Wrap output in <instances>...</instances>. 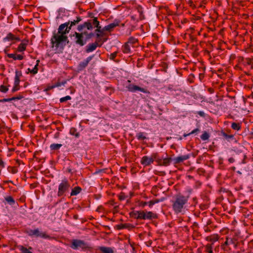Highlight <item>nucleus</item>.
Here are the masks:
<instances>
[{
    "mask_svg": "<svg viewBox=\"0 0 253 253\" xmlns=\"http://www.w3.org/2000/svg\"><path fill=\"white\" fill-rule=\"evenodd\" d=\"M77 30L79 32H75L73 37L75 43L80 46L86 44L94 36L96 37V41L100 43L99 47L107 40V38L105 37L106 31L100 25L97 17L88 19L79 25Z\"/></svg>",
    "mask_w": 253,
    "mask_h": 253,
    "instance_id": "obj_1",
    "label": "nucleus"
},
{
    "mask_svg": "<svg viewBox=\"0 0 253 253\" xmlns=\"http://www.w3.org/2000/svg\"><path fill=\"white\" fill-rule=\"evenodd\" d=\"M68 43L69 40L66 35L59 34L54 32L51 39L52 47H55L56 49H63L66 45V42Z\"/></svg>",
    "mask_w": 253,
    "mask_h": 253,
    "instance_id": "obj_2",
    "label": "nucleus"
},
{
    "mask_svg": "<svg viewBox=\"0 0 253 253\" xmlns=\"http://www.w3.org/2000/svg\"><path fill=\"white\" fill-rule=\"evenodd\" d=\"M189 196H183L178 194L175 196L172 204V208L176 213L182 211V210L185 207V204L187 203Z\"/></svg>",
    "mask_w": 253,
    "mask_h": 253,
    "instance_id": "obj_3",
    "label": "nucleus"
},
{
    "mask_svg": "<svg viewBox=\"0 0 253 253\" xmlns=\"http://www.w3.org/2000/svg\"><path fill=\"white\" fill-rule=\"evenodd\" d=\"M70 188V184L67 179L62 180L61 182L59 184L57 192V196L61 197L68 192Z\"/></svg>",
    "mask_w": 253,
    "mask_h": 253,
    "instance_id": "obj_4",
    "label": "nucleus"
},
{
    "mask_svg": "<svg viewBox=\"0 0 253 253\" xmlns=\"http://www.w3.org/2000/svg\"><path fill=\"white\" fill-rule=\"evenodd\" d=\"M71 248L74 250L85 249L88 247L87 244L83 240L75 239L72 242Z\"/></svg>",
    "mask_w": 253,
    "mask_h": 253,
    "instance_id": "obj_5",
    "label": "nucleus"
},
{
    "mask_svg": "<svg viewBox=\"0 0 253 253\" xmlns=\"http://www.w3.org/2000/svg\"><path fill=\"white\" fill-rule=\"evenodd\" d=\"M27 234L30 236H35L36 237H41L44 239H50V237L45 232H40L39 229H30L27 231Z\"/></svg>",
    "mask_w": 253,
    "mask_h": 253,
    "instance_id": "obj_6",
    "label": "nucleus"
},
{
    "mask_svg": "<svg viewBox=\"0 0 253 253\" xmlns=\"http://www.w3.org/2000/svg\"><path fill=\"white\" fill-rule=\"evenodd\" d=\"M126 87L128 91L132 92H135L137 91H139L145 93H150L149 91L147 89L142 88L134 84H129L126 86Z\"/></svg>",
    "mask_w": 253,
    "mask_h": 253,
    "instance_id": "obj_7",
    "label": "nucleus"
},
{
    "mask_svg": "<svg viewBox=\"0 0 253 253\" xmlns=\"http://www.w3.org/2000/svg\"><path fill=\"white\" fill-rule=\"evenodd\" d=\"M69 23L70 22H68L61 24L59 26L57 33L61 35H66L70 31V28L69 27Z\"/></svg>",
    "mask_w": 253,
    "mask_h": 253,
    "instance_id": "obj_8",
    "label": "nucleus"
},
{
    "mask_svg": "<svg viewBox=\"0 0 253 253\" xmlns=\"http://www.w3.org/2000/svg\"><path fill=\"white\" fill-rule=\"evenodd\" d=\"M94 55L87 57L86 59L80 62L78 65V70L81 71L84 70L88 65L89 62L93 59Z\"/></svg>",
    "mask_w": 253,
    "mask_h": 253,
    "instance_id": "obj_9",
    "label": "nucleus"
},
{
    "mask_svg": "<svg viewBox=\"0 0 253 253\" xmlns=\"http://www.w3.org/2000/svg\"><path fill=\"white\" fill-rule=\"evenodd\" d=\"M121 24V21L118 19H115L113 22L109 24V25L105 26L104 28V30L106 32H111L113 29L118 26Z\"/></svg>",
    "mask_w": 253,
    "mask_h": 253,
    "instance_id": "obj_10",
    "label": "nucleus"
},
{
    "mask_svg": "<svg viewBox=\"0 0 253 253\" xmlns=\"http://www.w3.org/2000/svg\"><path fill=\"white\" fill-rule=\"evenodd\" d=\"M192 98V101L196 102V104H199L200 102H202L204 100L203 97L198 92L195 91H191V98Z\"/></svg>",
    "mask_w": 253,
    "mask_h": 253,
    "instance_id": "obj_11",
    "label": "nucleus"
},
{
    "mask_svg": "<svg viewBox=\"0 0 253 253\" xmlns=\"http://www.w3.org/2000/svg\"><path fill=\"white\" fill-rule=\"evenodd\" d=\"M154 161L153 158V154H152L150 157L147 156H143L141 160V164L145 166H148L151 165Z\"/></svg>",
    "mask_w": 253,
    "mask_h": 253,
    "instance_id": "obj_12",
    "label": "nucleus"
},
{
    "mask_svg": "<svg viewBox=\"0 0 253 253\" xmlns=\"http://www.w3.org/2000/svg\"><path fill=\"white\" fill-rule=\"evenodd\" d=\"M100 42H99L98 41H95L93 43H91L88 44L86 46L85 48V52L86 53H90L94 50H95L97 46H99Z\"/></svg>",
    "mask_w": 253,
    "mask_h": 253,
    "instance_id": "obj_13",
    "label": "nucleus"
},
{
    "mask_svg": "<svg viewBox=\"0 0 253 253\" xmlns=\"http://www.w3.org/2000/svg\"><path fill=\"white\" fill-rule=\"evenodd\" d=\"M218 239L219 236L217 234H213L206 237V240L210 242L211 243L210 244H212V245H213L214 243L217 241Z\"/></svg>",
    "mask_w": 253,
    "mask_h": 253,
    "instance_id": "obj_14",
    "label": "nucleus"
},
{
    "mask_svg": "<svg viewBox=\"0 0 253 253\" xmlns=\"http://www.w3.org/2000/svg\"><path fill=\"white\" fill-rule=\"evenodd\" d=\"M28 42V40L22 41V42L19 45L17 48V51L18 52H23L25 50Z\"/></svg>",
    "mask_w": 253,
    "mask_h": 253,
    "instance_id": "obj_15",
    "label": "nucleus"
},
{
    "mask_svg": "<svg viewBox=\"0 0 253 253\" xmlns=\"http://www.w3.org/2000/svg\"><path fill=\"white\" fill-rule=\"evenodd\" d=\"M189 158L188 155H183L177 157L173 159L174 164H178Z\"/></svg>",
    "mask_w": 253,
    "mask_h": 253,
    "instance_id": "obj_16",
    "label": "nucleus"
},
{
    "mask_svg": "<svg viewBox=\"0 0 253 253\" xmlns=\"http://www.w3.org/2000/svg\"><path fill=\"white\" fill-rule=\"evenodd\" d=\"M82 20V19L81 17H76V19H74L73 21H69L70 23L69 25V27L70 28V30L72 29V27L78 24Z\"/></svg>",
    "mask_w": 253,
    "mask_h": 253,
    "instance_id": "obj_17",
    "label": "nucleus"
},
{
    "mask_svg": "<svg viewBox=\"0 0 253 253\" xmlns=\"http://www.w3.org/2000/svg\"><path fill=\"white\" fill-rule=\"evenodd\" d=\"M7 57L10 58H12L14 60H22L24 58L23 56L20 54H12L9 53L7 55Z\"/></svg>",
    "mask_w": 253,
    "mask_h": 253,
    "instance_id": "obj_18",
    "label": "nucleus"
},
{
    "mask_svg": "<svg viewBox=\"0 0 253 253\" xmlns=\"http://www.w3.org/2000/svg\"><path fill=\"white\" fill-rule=\"evenodd\" d=\"M157 218V215L156 214L151 212L148 211L145 212V219H155Z\"/></svg>",
    "mask_w": 253,
    "mask_h": 253,
    "instance_id": "obj_19",
    "label": "nucleus"
},
{
    "mask_svg": "<svg viewBox=\"0 0 253 253\" xmlns=\"http://www.w3.org/2000/svg\"><path fill=\"white\" fill-rule=\"evenodd\" d=\"M99 249L103 253H114V251L110 247H100Z\"/></svg>",
    "mask_w": 253,
    "mask_h": 253,
    "instance_id": "obj_20",
    "label": "nucleus"
},
{
    "mask_svg": "<svg viewBox=\"0 0 253 253\" xmlns=\"http://www.w3.org/2000/svg\"><path fill=\"white\" fill-rule=\"evenodd\" d=\"M153 158L158 165L162 166L163 157L160 158L157 153H153Z\"/></svg>",
    "mask_w": 253,
    "mask_h": 253,
    "instance_id": "obj_21",
    "label": "nucleus"
},
{
    "mask_svg": "<svg viewBox=\"0 0 253 253\" xmlns=\"http://www.w3.org/2000/svg\"><path fill=\"white\" fill-rule=\"evenodd\" d=\"M17 40V41H19L20 40V39L19 38H16L15 37V36L11 33H8L6 37L5 38H4V41H12V40Z\"/></svg>",
    "mask_w": 253,
    "mask_h": 253,
    "instance_id": "obj_22",
    "label": "nucleus"
},
{
    "mask_svg": "<svg viewBox=\"0 0 253 253\" xmlns=\"http://www.w3.org/2000/svg\"><path fill=\"white\" fill-rule=\"evenodd\" d=\"M135 213H137V216H135V218L145 220V212L144 211H135Z\"/></svg>",
    "mask_w": 253,
    "mask_h": 253,
    "instance_id": "obj_23",
    "label": "nucleus"
},
{
    "mask_svg": "<svg viewBox=\"0 0 253 253\" xmlns=\"http://www.w3.org/2000/svg\"><path fill=\"white\" fill-rule=\"evenodd\" d=\"M122 51L124 53H129L131 52L129 44L126 42L122 47Z\"/></svg>",
    "mask_w": 253,
    "mask_h": 253,
    "instance_id": "obj_24",
    "label": "nucleus"
},
{
    "mask_svg": "<svg viewBox=\"0 0 253 253\" xmlns=\"http://www.w3.org/2000/svg\"><path fill=\"white\" fill-rule=\"evenodd\" d=\"M82 190V189L79 186H77L74 188L70 193V195L72 196H75L79 194Z\"/></svg>",
    "mask_w": 253,
    "mask_h": 253,
    "instance_id": "obj_25",
    "label": "nucleus"
},
{
    "mask_svg": "<svg viewBox=\"0 0 253 253\" xmlns=\"http://www.w3.org/2000/svg\"><path fill=\"white\" fill-rule=\"evenodd\" d=\"M4 199L11 206L14 205L15 204L14 199L10 196L5 197Z\"/></svg>",
    "mask_w": 253,
    "mask_h": 253,
    "instance_id": "obj_26",
    "label": "nucleus"
},
{
    "mask_svg": "<svg viewBox=\"0 0 253 253\" xmlns=\"http://www.w3.org/2000/svg\"><path fill=\"white\" fill-rule=\"evenodd\" d=\"M136 136L139 140H143L146 139L145 133L142 132H139L137 133Z\"/></svg>",
    "mask_w": 253,
    "mask_h": 253,
    "instance_id": "obj_27",
    "label": "nucleus"
},
{
    "mask_svg": "<svg viewBox=\"0 0 253 253\" xmlns=\"http://www.w3.org/2000/svg\"><path fill=\"white\" fill-rule=\"evenodd\" d=\"M9 128L3 123L0 124V134L4 133L5 130H8Z\"/></svg>",
    "mask_w": 253,
    "mask_h": 253,
    "instance_id": "obj_28",
    "label": "nucleus"
},
{
    "mask_svg": "<svg viewBox=\"0 0 253 253\" xmlns=\"http://www.w3.org/2000/svg\"><path fill=\"white\" fill-rule=\"evenodd\" d=\"M172 159L170 158H164L163 159L162 166H167L169 165Z\"/></svg>",
    "mask_w": 253,
    "mask_h": 253,
    "instance_id": "obj_29",
    "label": "nucleus"
},
{
    "mask_svg": "<svg viewBox=\"0 0 253 253\" xmlns=\"http://www.w3.org/2000/svg\"><path fill=\"white\" fill-rule=\"evenodd\" d=\"M62 145L61 144H52L50 146V148L52 150H57L59 149L61 147Z\"/></svg>",
    "mask_w": 253,
    "mask_h": 253,
    "instance_id": "obj_30",
    "label": "nucleus"
},
{
    "mask_svg": "<svg viewBox=\"0 0 253 253\" xmlns=\"http://www.w3.org/2000/svg\"><path fill=\"white\" fill-rule=\"evenodd\" d=\"M212 246H213V245H212V244H208L205 246L206 252L208 253H214L213 252V250H212V249H213Z\"/></svg>",
    "mask_w": 253,
    "mask_h": 253,
    "instance_id": "obj_31",
    "label": "nucleus"
},
{
    "mask_svg": "<svg viewBox=\"0 0 253 253\" xmlns=\"http://www.w3.org/2000/svg\"><path fill=\"white\" fill-rule=\"evenodd\" d=\"M137 42H138V40L137 39H136L133 37H131L128 39L127 43H128L129 44H130L132 45L133 44L137 43Z\"/></svg>",
    "mask_w": 253,
    "mask_h": 253,
    "instance_id": "obj_32",
    "label": "nucleus"
},
{
    "mask_svg": "<svg viewBox=\"0 0 253 253\" xmlns=\"http://www.w3.org/2000/svg\"><path fill=\"white\" fill-rule=\"evenodd\" d=\"M70 133L71 134L75 135L76 137L78 138L79 137V133L77 131V129L75 128H71L70 130Z\"/></svg>",
    "mask_w": 253,
    "mask_h": 253,
    "instance_id": "obj_33",
    "label": "nucleus"
},
{
    "mask_svg": "<svg viewBox=\"0 0 253 253\" xmlns=\"http://www.w3.org/2000/svg\"><path fill=\"white\" fill-rule=\"evenodd\" d=\"M200 237V234L197 231V229H194L193 230V233L192 235V237L193 240H199V238Z\"/></svg>",
    "mask_w": 253,
    "mask_h": 253,
    "instance_id": "obj_34",
    "label": "nucleus"
},
{
    "mask_svg": "<svg viewBox=\"0 0 253 253\" xmlns=\"http://www.w3.org/2000/svg\"><path fill=\"white\" fill-rule=\"evenodd\" d=\"M38 65H36L33 69H28V71L33 75L36 74L38 72Z\"/></svg>",
    "mask_w": 253,
    "mask_h": 253,
    "instance_id": "obj_35",
    "label": "nucleus"
},
{
    "mask_svg": "<svg viewBox=\"0 0 253 253\" xmlns=\"http://www.w3.org/2000/svg\"><path fill=\"white\" fill-rule=\"evenodd\" d=\"M231 127L232 129L239 130L241 129V126L239 124H237L236 123H233L231 125Z\"/></svg>",
    "mask_w": 253,
    "mask_h": 253,
    "instance_id": "obj_36",
    "label": "nucleus"
},
{
    "mask_svg": "<svg viewBox=\"0 0 253 253\" xmlns=\"http://www.w3.org/2000/svg\"><path fill=\"white\" fill-rule=\"evenodd\" d=\"M66 81H65L64 82H61V83L57 82L56 84H55L49 87V89H52L54 87H59V86H61L62 85H64L66 84Z\"/></svg>",
    "mask_w": 253,
    "mask_h": 253,
    "instance_id": "obj_37",
    "label": "nucleus"
},
{
    "mask_svg": "<svg viewBox=\"0 0 253 253\" xmlns=\"http://www.w3.org/2000/svg\"><path fill=\"white\" fill-rule=\"evenodd\" d=\"M210 137L209 134L207 131H204L203 134L201 136V138L203 140H207Z\"/></svg>",
    "mask_w": 253,
    "mask_h": 253,
    "instance_id": "obj_38",
    "label": "nucleus"
},
{
    "mask_svg": "<svg viewBox=\"0 0 253 253\" xmlns=\"http://www.w3.org/2000/svg\"><path fill=\"white\" fill-rule=\"evenodd\" d=\"M71 99V97L69 95L66 96L65 97H62L60 99V102L63 103L67 100H69Z\"/></svg>",
    "mask_w": 253,
    "mask_h": 253,
    "instance_id": "obj_39",
    "label": "nucleus"
},
{
    "mask_svg": "<svg viewBox=\"0 0 253 253\" xmlns=\"http://www.w3.org/2000/svg\"><path fill=\"white\" fill-rule=\"evenodd\" d=\"M8 170L9 172L13 173V174H15V173H17V169L15 167H8Z\"/></svg>",
    "mask_w": 253,
    "mask_h": 253,
    "instance_id": "obj_40",
    "label": "nucleus"
},
{
    "mask_svg": "<svg viewBox=\"0 0 253 253\" xmlns=\"http://www.w3.org/2000/svg\"><path fill=\"white\" fill-rule=\"evenodd\" d=\"M20 250L21 251L22 253H33L30 252L28 249L23 246H21L20 248Z\"/></svg>",
    "mask_w": 253,
    "mask_h": 253,
    "instance_id": "obj_41",
    "label": "nucleus"
},
{
    "mask_svg": "<svg viewBox=\"0 0 253 253\" xmlns=\"http://www.w3.org/2000/svg\"><path fill=\"white\" fill-rule=\"evenodd\" d=\"M8 88L7 86H4L3 85H0V91L5 93L6 92H7L8 91Z\"/></svg>",
    "mask_w": 253,
    "mask_h": 253,
    "instance_id": "obj_42",
    "label": "nucleus"
},
{
    "mask_svg": "<svg viewBox=\"0 0 253 253\" xmlns=\"http://www.w3.org/2000/svg\"><path fill=\"white\" fill-rule=\"evenodd\" d=\"M127 196L126 195V194L124 193H121L120 194L119 196V198L120 200H124L126 199Z\"/></svg>",
    "mask_w": 253,
    "mask_h": 253,
    "instance_id": "obj_43",
    "label": "nucleus"
},
{
    "mask_svg": "<svg viewBox=\"0 0 253 253\" xmlns=\"http://www.w3.org/2000/svg\"><path fill=\"white\" fill-rule=\"evenodd\" d=\"M128 226H129L128 224H126V223L121 224L118 225V229H124V228H127L128 227Z\"/></svg>",
    "mask_w": 253,
    "mask_h": 253,
    "instance_id": "obj_44",
    "label": "nucleus"
},
{
    "mask_svg": "<svg viewBox=\"0 0 253 253\" xmlns=\"http://www.w3.org/2000/svg\"><path fill=\"white\" fill-rule=\"evenodd\" d=\"M117 52H114L110 55V59L111 60H114L117 55Z\"/></svg>",
    "mask_w": 253,
    "mask_h": 253,
    "instance_id": "obj_45",
    "label": "nucleus"
},
{
    "mask_svg": "<svg viewBox=\"0 0 253 253\" xmlns=\"http://www.w3.org/2000/svg\"><path fill=\"white\" fill-rule=\"evenodd\" d=\"M19 83H20V78L18 77H15L14 79V83L15 85H19Z\"/></svg>",
    "mask_w": 253,
    "mask_h": 253,
    "instance_id": "obj_46",
    "label": "nucleus"
},
{
    "mask_svg": "<svg viewBox=\"0 0 253 253\" xmlns=\"http://www.w3.org/2000/svg\"><path fill=\"white\" fill-rule=\"evenodd\" d=\"M200 131V129L199 128H197L194 130H193L192 131H191V134H194L196 135L198 134V132H199Z\"/></svg>",
    "mask_w": 253,
    "mask_h": 253,
    "instance_id": "obj_47",
    "label": "nucleus"
},
{
    "mask_svg": "<svg viewBox=\"0 0 253 253\" xmlns=\"http://www.w3.org/2000/svg\"><path fill=\"white\" fill-rule=\"evenodd\" d=\"M13 98H12V97L9 98H4V99L0 100V102H9V101L13 100Z\"/></svg>",
    "mask_w": 253,
    "mask_h": 253,
    "instance_id": "obj_48",
    "label": "nucleus"
},
{
    "mask_svg": "<svg viewBox=\"0 0 253 253\" xmlns=\"http://www.w3.org/2000/svg\"><path fill=\"white\" fill-rule=\"evenodd\" d=\"M19 89V85H16L14 84V86L12 89V92H15V91Z\"/></svg>",
    "mask_w": 253,
    "mask_h": 253,
    "instance_id": "obj_49",
    "label": "nucleus"
},
{
    "mask_svg": "<svg viewBox=\"0 0 253 253\" xmlns=\"http://www.w3.org/2000/svg\"><path fill=\"white\" fill-rule=\"evenodd\" d=\"M195 114H198L202 117H205V113L203 111H198L195 113Z\"/></svg>",
    "mask_w": 253,
    "mask_h": 253,
    "instance_id": "obj_50",
    "label": "nucleus"
},
{
    "mask_svg": "<svg viewBox=\"0 0 253 253\" xmlns=\"http://www.w3.org/2000/svg\"><path fill=\"white\" fill-rule=\"evenodd\" d=\"M157 202L158 201H150V202H148V205H149V207H152L155 203Z\"/></svg>",
    "mask_w": 253,
    "mask_h": 253,
    "instance_id": "obj_51",
    "label": "nucleus"
},
{
    "mask_svg": "<svg viewBox=\"0 0 253 253\" xmlns=\"http://www.w3.org/2000/svg\"><path fill=\"white\" fill-rule=\"evenodd\" d=\"M23 98V96L22 95H19L17 96H15V97H13L12 98H13V100H20L22 98Z\"/></svg>",
    "mask_w": 253,
    "mask_h": 253,
    "instance_id": "obj_52",
    "label": "nucleus"
},
{
    "mask_svg": "<svg viewBox=\"0 0 253 253\" xmlns=\"http://www.w3.org/2000/svg\"><path fill=\"white\" fill-rule=\"evenodd\" d=\"M21 76H22V73L21 71H16L15 77H18V78H20Z\"/></svg>",
    "mask_w": 253,
    "mask_h": 253,
    "instance_id": "obj_53",
    "label": "nucleus"
},
{
    "mask_svg": "<svg viewBox=\"0 0 253 253\" xmlns=\"http://www.w3.org/2000/svg\"><path fill=\"white\" fill-rule=\"evenodd\" d=\"M198 226V223L197 222H194L193 223V225H192L193 230H194V229H197V230Z\"/></svg>",
    "mask_w": 253,
    "mask_h": 253,
    "instance_id": "obj_54",
    "label": "nucleus"
},
{
    "mask_svg": "<svg viewBox=\"0 0 253 253\" xmlns=\"http://www.w3.org/2000/svg\"><path fill=\"white\" fill-rule=\"evenodd\" d=\"M190 3H191V7H192V8H196L197 7V5L198 4L197 3H196V4H193V1L192 0H191Z\"/></svg>",
    "mask_w": 253,
    "mask_h": 253,
    "instance_id": "obj_55",
    "label": "nucleus"
},
{
    "mask_svg": "<svg viewBox=\"0 0 253 253\" xmlns=\"http://www.w3.org/2000/svg\"><path fill=\"white\" fill-rule=\"evenodd\" d=\"M105 171H106V169H98V170H97L95 172V173H99L101 172H105Z\"/></svg>",
    "mask_w": 253,
    "mask_h": 253,
    "instance_id": "obj_56",
    "label": "nucleus"
},
{
    "mask_svg": "<svg viewBox=\"0 0 253 253\" xmlns=\"http://www.w3.org/2000/svg\"><path fill=\"white\" fill-rule=\"evenodd\" d=\"M130 215L134 217L135 218V216H137V213H135V211H133V212H132L131 213H130Z\"/></svg>",
    "mask_w": 253,
    "mask_h": 253,
    "instance_id": "obj_57",
    "label": "nucleus"
},
{
    "mask_svg": "<svg viewBox=\"0 0 253 253\" xmlns=\"http://www.w3.org/2000/svg\"><path fill=\"white\" fill-rule=\"evenodd\" d=\"M199 77L200 80L201 81L203 79V78H204V75L202 74H201V73H199Z\"/></svg>",
    "mask_w": 253,
    "mask_h": 253,
    "instance_id": "obj_58",
    "label": "nucleus"
},
{
    "mask_svg": "<svg viewBox=\"0 0 253 253\" xmlns=\"http://www.w3.org/2000/svg\"><path fill=\"white\" fill-rule=\"evenodd\" d=\"M228 161L230 163H232L234 162V159L233 158H230Z\"/></svg>",
    "mask_w": 253,
    "mask_h": 253,
    "instance_id": "obj_59",
    "label": "nucleus"
},
{
    "mask_svg": "<svg viewBox=\"0 0 253 253\" xmlns=\"http://www.w3.org/2000/svg\"><path fill=\"white\" fill-rule=\"evenodd\" d=\"M218 249H219V246H216L215 248H214V252L215 253H217L218 252Z\"/></svg>",
    "mask_w": 253,
    "mask_h": 253,
    "instance_id": "obj_60",
    "label": "nucleus"
},
{
    "mask_svg": "<svg viewBox=\"0 0 253 253\" xmlns=\"http://www.w3.org/2000/svg\"><path fill=\"white\" fill-rule=\"evenodd\" d=\"M0 166H1L2 167H4V163L2 161V160L0 159Z\"/></svg>",
    "mask_w": 253,
    "mask_h": 253,
    "instance_id": "obj_61",
    "label": "nucleus"
},
{
    "mask_svg": "<svg viewBox=\"0 0 253 253\" xmlns=\"http://www.w3.org/2000/svg\"><path fill=\"white\" fill-rule=\"evenodd\" d=\"M228 244H229V242H228V238H226V241L225 242V243H224V244H223V246H224V245L227 246V245H228Z\"/></svg>",
    "mask_w": 253,
    "mask_h": 253,
    "instance_id": "obj_62",
    "label": "nucleus"
},
{
    "mask_svg": "<svg viewBox=\"0 0 253 253\" xmlns=\"http://www.w3.org/2000/svg\"><path fill=\"white\" fill-rule=\"evenodd\" d=\"M88 17H89L90 18H93L92 19H93L95 17L93 16V13H88Z\"/></svg>",
    "mask_w": 253,
    "mask_h": 253,
    "instance_id": "obj_63",
    "label": "nucleus"
},
{
    "mask_svg": "<svg viewBox=\"0 0 253 253\" xmlns=\"http://www.w3.org/2000/svg\"><path fill=\"white\" fill-rule=\"evenodd\" d=\"M147 205H148V203L146 202H144L142 203L141 205H142V207H144V206H145Z\"/></svg>",
    "mask_w": 253,
    "mask_h": 253,
    "instance_id": "obj_64",
    "label": "nucleus"
}]
</instances>
